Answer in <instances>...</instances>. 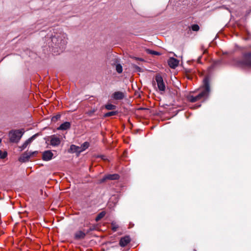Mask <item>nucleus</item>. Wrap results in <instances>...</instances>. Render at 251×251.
Returning a JSON list of instances; mask_svg holds the SVG:
<instances>
[{
    "mask_svg": "<svg viewBox=\"0 0 251 251\" xmlns=\"http://www.w3.org/2000/svg\"><path fill=\"white\" fill-rule=\"evenodd\" d=\"M67 40V34L60 32L51 35L47 42L49 46L52 49V51L59 54L65 49Z\"/></svg>",
    "mask_w": 251,
    "mask_h": 251,
    "instance_id": "nucleus-1",
    "label": "nucleus"
},
{
    "mask_svg": "<svg viewBox=\"0 0 251 251\" xmlns=\"http://www.w3.org/2000/svg\"><path fill=\"white\" fill-rule=\"evenodd\" d=\"M200 90L201 91L198 94L195 92H190L186 96L187 100L191 102L205 101L208 98L210 92L209 79H203V85L200 88Z\"/></svg>",
    "mask_w": 251,
    "mask_h": 251,
    "instance_id": "nucleus-2",
    "label": "nucleus"
},
{
    "mask_svg": "<svg viewBox=\"0 0 251 251\" xmlns=\"http://www.w3.org/2000/svg\"><path fill=\"white\" fill-rule=\"evenodd\" d=\"M24 132L23 129L11 131L9 134L10 141L12 142H19Z\"/></svg>",
    "mask_w": 251,
    "mask_h": 251,
    "instance_id": "nucleus-3",
    "label": "nucleus"
},
{
    "mask_svg": "<svg viewBox=\"0 0 251 251\" xmlns=\"http://www.w3.org/2000/svg\"><path fill=\"white\" fill-rule=\"evenodd\" d=\"M239 63L242 66L251 67V52L244 53L242 59L239 61Z\"/></svg>",
    "mask_w": 251,
    "mask_h": 251,
    "instance_id": "nucleus-4",
    "label": "nucleus"
},
{
    "mask_svg": "<svg viewBox=\"0 0 251 251\" xmlns=\"http://www.w3.org/2000/svg\"><path fill=\"white\" fill-rule=\"evenodd\" d=\"M50 144L53 147H57L61 143V138L56 135H52L50 137Z\"/></svg>",
    "mask_w": 251,
    "mask_h": 251,
    "instance_id": "nucleus-5",
    "label": "nucleus"
},
{
    "mask_svg": "<svg viewBox=\"0 0 251 251\" xmlns=\"http://www.w3.org/2000/svg\"><path fill=\"white\" fill-rule=\"evenodd\" d=\"M36 151L34 152H25L19 158V160L22 162H25L28 161L29 158L33 155Z\"/></svg>",
    "mask_w": 251,
    "mask_h": 251,
    "instance_id": "nucleus-6",
    "label": "nucleus"
},
{
    "mask_svg": "<svg viewBox=\"0 0 251 251\" xmlns=\"http://www.w3.org/2000/svg\"><path fill=\"white\" fill-rule=\"evenodd\" d=\"M126 97V93L124 92L116 91L112 95L111 98L115 100H121Z\"/></svg>",
    "mask_w": 251,
    "mask_h": 251,
    "instance_id": "nucleus-7",
    "label": "nucleus"
},
{
    "mask_svg": "<svg viewBox=\"0 0 251 251\" xmlns=\"http://www.w3.org/2000/svg\"><path fill=\"white\" fill-rule=\"evenodd\" d=\"M119 178V176L118 174H109L105 176L100 180V182H103L107 179L117 180Z\"/></svg>",
    "mask_w": 251,
    "mask_h": 251,
    "instance_id": "nucleus-8",
    "label": "nucleus"
},
{
    "mask_svg": "<svg viewBox=\"0 0 251 251\" xmlns=\"http://www.w3.org/2000/svg\"><path fill=\"white\" fill-rule=\"evenodd\" d=\"M168 64L171 68L175 69L178 66L179 61L174 57H170L168 60Z\"/></svg>",
    "mask_w": 251,
    "mask_h": 251,
    "instance_id": "nucleus-9",
    "label": "nucleus"
},
{
    "mask_svg": "<svg viewBox=\"0 0 251 251\" xmlns=\"http://www.w3.org/2000/svg\"><path fill=\"white\" fill-rule=\"evenodd\" d=\"M53 156V153L50 151H45L42 154V159L45 161L51 160Z\"/></svg>",
    "mask_w": 251,
    "mask_h": 251,
    "instance_id": "nucleus-10",
    "label": "nucleus"
},
{
    "mask_svg": "<svg viewBox=\"0 0 251 251\" xmlns=\"http://www.w3.org/2000/svg\"><path fill=\"white\" fill-rule=\"evenodd\" d=\"M130 242L129 236H126L121 238L120 240L119 245L121 247H124L126 246Z\"/></svg>",
    "mask_w": 251,
    "mask_h": 251,
    "instance_id": "nucleus-11",
    "label": "nucleus"
},
{
    "mask_svg": "<svg viewBox=\"0 0 251 251\" xmlns=\"http://www.w3.org/2000/svg\"><path fill=\"white\" fill-rule=\"evenodd\" d=\"M68 151L70 153H77L78 154L81 152L80 146H77L75 145H72L70 146Z\"/></svg>",
    "mask_w": 251,
    "mask_h": 251,
    "instance_id": "nucleus-12",
    "label": "nucleus"
},
{
    "mask_svg": "<svg viewBox=\"0 0 251 251\" xmlns=\"http://www.w3.org/2000/svg\"><path fill=\"white\" fill-rule=\"evenodd\" d=\"M86 234V233L81 230L77 231L75 234V238L77 240L83 239L85 237Z\"/></svg>",
    "mask_w": 251,
    "mask_h": 251,
    "instance_id": "nucleus-13",
    "label": "nucleus"
},
{
    "mask_svg": "<svg viewBox=\"0 0 251 251\" xmlns=\"http://www.w3.org/2000/svg\"><path fill=\"white\" fill-rule=\"evenodd\" d=\"M158 88L160 91H164L165 90V85L163 79H156Z\"/></svg>",
    "mask_w": 251,
    "mask_h": 251,
    "instance_id": "nucleus-14",
    "label": "nucleus"
},
{
    "mask_svg": "<svg viewBox=\"0 0 251 251\" xmlns=\"http://www.w3.org/2000/svg\"><path fill=\"white\" fill-rule=\"evenodd\" d=\"M71 127V124L69 122H66L62 124L58 128V130H65L68 129Z\"/></svg>",
    "mask_w": 251,
    "mask_h": 251,
    "instance_id": "nucleus-15",
    "label": "nucleus"
},
{
    "mask_svg": "<svg viewBox=\"0 0 251 251\" xmlns=\"http://www.w3.org/2000/svg\"><path fill=\"white\" fill-rule=\"evenodd\" d=\"M185 75L186 78L189 79V78H193L194 77H197L196 76H195V75L194 74V72L191 70H189L185 71Z\"/></svg>",
    "mask_w": 251,
    "mask_h": 251,
    "instance_id": "nucleus-16",
    "label": "nucleus"
},
{
    "mask_svg": "<svg viewBox=\"0 0 251 251\" xmlns=\"http://www.w3.org/2000/svg\"><path fill=\"white\" fill-rule=\"evenodd\" d=\"M36 135L35 134L27 139L22 145V149H25L31 142L35 138Z\"/></svg>",
    "mask_w": 251,
    "mask_h": 251,
    "instance_id": "nucleus-17",
    "label": "nucleus"
},
{
    "mask_svg": "<svg viewBox=\"0 0 251 251\" xmlns=\"http://www.w3.org/2000/svg\"><path fill=\"white\" fill-rule=\"evenodd\" d=\"M89 143L88 142H85L83 143L81 146H80L81 149V151L82 152L83 151H85L86 149L88 148L89 147Z\"/></svg>",
    "mask_w": 251,
    "mask_h": 251,
    "instance_id": "nucleus-18",
    "label": "nucleus"
},
{
    "mask_svg": "<svg viewBox=\"0 0 251 251\" xmlns=\"http://www.w3.org/2000/svg\"><path fill=\"white\" fill-rule=\"evenodd\" d=\"M105 214H106V213L104 211L101 212L97 215V216L96 217V218L95 219V220L97 222H98L105 215Z\"/></svg>",
    "mask_w": 251,
    "mask_h": 251,
    "instance_id": "nucleus-19",
    "label": "nucleus"
},
{
    "mask_svg": "<svg viewBox=\"0 0 251 251\" xmlns=\"http://www.w3.org/2000/svg\"><path fill=\"white\" fill-rule=\"evenodd\" d=\"M222 63V61L221 60H218L213 62V63L211 64L210 66V68L214 69L217 66L220 65Z\"/></svg>",
    "mask_w": 251,
    "mask_h": 251,
    "instance_id": "nucleus-20",
    "label": "nucleus"
},
{
    "mask_svg": "<svg viewBox=\"0 0 251 251\" xmlns=\"http://www.w3.org/2000/svg\"><path fill=\"white\" fill-rule=\"evenodd\" d=\"M146 51L148 53L150 54L156 55H159L161 54L160 53H159V52H157V51H156L154 50H151L149 49H147L146 50Z\"/></svg>",
    "mask_w": 251,
    "mask_h": 251,
    "instance_id": "nucleus-21",
    "label": "nucleus"
},
{
    "mask_svg": "<svg viewBox=\"0 0 251 251\" xmlns=\"http://www.w3.org/2000/svg\"><path fill=\"white\" fill-rule=\"evenodd\" d=\"M105 107L107 110H113V109H116V106L114 105L109 103V104H106L105 106Z\"/></svg>",
    "mask_w": 251,
    "mask_h": 251,
    "instance_id": "nucleus-22",
    "label": "nucleus"
},
{
    "mask_svg": "<svg viewBox=\"0 0 251 251\" xmlns=\"http://www.w3.org/2000/svg\"><path fill=\"white\" fill-rule=\"evenodd\" d=\"M116 70L118 73H121L123 71V67L122 65L120 64H117L116 66Z\"/></svg>",
    "mask_w": 251,
    "mask_h": 251,
    "instance_id": "nucleus-23",
    "label": "nucleus"
},
{
    "mask_svg": "<svg viewBox=\"0 0 251 251\" xmlns=\"http://www.w3.org/2000/svg\"><path fill=\"white\" fill-rule=\"evenodd\" d=\"M118 112L117 111H111L107 112L105 114L104 116L105 117H110L112 116H114L117 115Z\"/></svg>",
    "mask_w": 251,
    "mask_h": 251,
    "instance_id": "nucleus-24",
    "label": "nucleus"
},
{
    "mask_svg": "<svg viewBox=\"0 0 251 251\" xmlns=\"http://www.w3.org/2000/svg\"><path fill=\"white\" fill-rule=\"evenodd\" d=\"M191 29L194 31H198L200 29V27L198 25L194 24L191 26Z\"/></svg>",
    "mask_w": 251,
    "mask_h": 251,
    "instance_id": "nucleus-25",
    "label": "nucleus"
},
{
    "mask_svg": "<svg viewBox=\"0 0 251 251\" xmlns=\"http://www.w3.org/2000/svg\"><path fill=\"white\" fill-rule=\"evenodd\" d=\"M111 226L112 229L113 231H116L119 227L118 225L115 222H112Z\"/></svg>",
    "mask_w": 251,
    "mask_h": 251,
    "instance_id": "nucleus-26",
    "label": "nucleus"
},
{
    "mask_svg": "<svg viewBox=\"0 0 251 251\" xmlns=\"http://www.w3.org/2000/svg\"><path fill=\"white\" fill-rule=\"evenodd\" d=\"M60 118V115H56V116H54L52 117L51 118V121L53 122H56L58 119H59Z\"/></svg>",
    "mask_w": 251,
    "mask_h": 251,
    "instance_id": "nucleus-27",
    "label": "nucleus"
},
{
    "mask_svg": "<svg viewBox=\"0 0 251 251\" xmlns=\"http://www.w3.org/2000/svg\"><path fill=\"white\" fill-rule=\"evenodd\" d=\"M96 226H90V227H89V229H88L86 230V234H87V233H89L90 232H91V231H93V230H95V229H96Z\"/></svg>",
    "mask_w": 251,
    "mask_h": 251,
    "instance_id": "nucleus-28",
    "label": "nucleus"
},
{
    "mask_svg": "<svg viewBox=\"0 0 251 251\" xmlns=\"http://www.w3.org/2000/svg\"><path fill=\"white\" fill-rule=\"evenodd\" d=\"M7 156V152L4 151L2 152L0 151V157L2 159L5 158Z\"/></svg>",
    "mask_w": 251,
    "mask_h": 251,
    "instance_id": "nucleus-29",
    "label": "nucleus"
},
{
    "mask_svg": "<svg viewBox=\"0 0 251 251\" xmlns=\"http://www.w3.org/2000/svg\"><path fill=\"white\" fill-rule=\"evenodd\" d=\"M131 58H133L137 61H144V59L141 58H139V57H134V56L131 57Z\"/></svg>",
    "mask_w": 251,
    "mask_h": 251,
    "instance_id": "nucleus-30",
    "label": "nucleus"
},
{
    "mask_svg": "<svg viewBox=\"0 0 251 251\" xmlns=\"http://www.w3.org/2000/svg\"><path fill=\"white\" fill-rule=\"evenodd\" d=\"M201 106V104H197L194 107V108H199L200 107V106Z\"/></svg>",
    "mask_w": 251,
    "mask_h": 251,
    "instance_id": "nucleus-31",
    "label": "nucleus"
},
{
    "mask_svg": "<svg viewBox=\"0 0 251 251\" xmlns=\"http://www.w3.org/2000/svg\"><path fill=\"white\" fill-rule=\"evenodd\" d=\"M155 78L157 79V78H162L159 75H156V76H155Z\"/></svg>",
    "mask_w": 251,
    "mask_h": 251,
    "instance_id": "nucleus-32",
    "label": "nucleus"
},
{
    "mask_svg": "<svg viewBox=\"0 0 251 251\" xmlns=\"http://www.w3.org/2000/svg\"><path fill=\"white\" fill-rule=\"evenodd\" d=\"M1 139L0 138V143H1Z\"/></svg>",
    "mask_w": 251,
    "mask_h": 251,
    "instance_id": "nucleus-33",
    "label": "nucleus"
}]
</instances>
